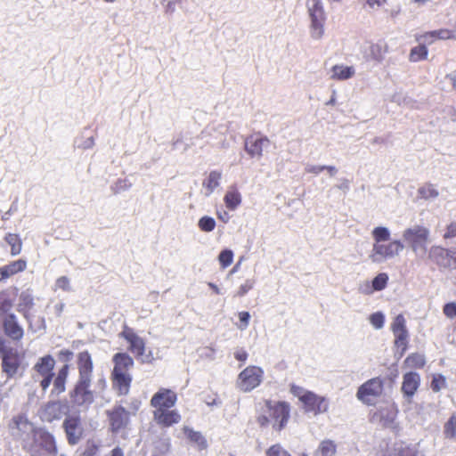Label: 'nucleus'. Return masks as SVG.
Segmentation results:
<instances>
[{
    "instance_id": "nucleus-1",
    "label": "nucleus",
    "mask_w": 456,
    "mask_h": 456,
    "mask_svg": "<svg viewBox=\"0 0 456 456\" xmlns=\"http://www.w3.org/2000/svg\"><path fill=\"white\" fill-rule=\"evenodd\" d=\"M78 379L70 392V398L74 404L88 406L95 395H101L106 389L107 382L102 374H98L93 382L94 363L91 355L84 351L77 355Z\"/></svg>"
},
{
    "instance_id": "nucleus-2",
    "label": "nucleus",
    "mask_w": 456,
    "mask_h": 456,
    "mask_svg": "<svg viewBox=\"0 0 456 456\" xmlns=\"http://www.w3.org/2000/svg\"><path fill=\"white\" fill-rule=\"evenodd\" d=\"M55 366L54 358L46 354L39 357L31 369L32 383L28 384V400L34 402L42 399L49 388L53 378V369Z\"/></svg>"
},
{
    "instance_id": "nucleus-3",
    "label": "nucleus",
    "mask_w": 456,
    "mask_h": 456,
    "mask_svg": "<svg viewBox=\"0 0 456 456\" xmlns=\"http://www.w3.org/2000/svg\"><path fill=\"white\" fill-rule=\"evenodd\" d=\"M113 387L119 395H126L129 392L132 381L128 370L133 367L134 361L127 354L118 353L113 356Z\"/></svg>"
},
{
    "instance_id": "nucleus-4",
    "label": "nucleus",
    "mask_w": 456,
    "mask_h": 456,
    "mask_svg": "<svg viewBox=\"0 0 456 456\" xmlns=\"http://www.w3.org/2000/svg\"><path fill=\"white\" fill-rule=\"evenodd\" d=\"M402 237L417 257L419 259L427 257L428 245L430 241V231L428 228L414 224L404 229Z\"/></svg>"
},
{
    "instance_id": "nucleus-5",
    "label": "nucleus",
    "mask_w": 456,
    "mask_h": 456,
    "mask_svg": "<svg viewBox=\"0 0 456 456\" xmlns=\"http://www.w3.org/2000/svg\"><path fill=\"white\" fill-rule=\"evenodd\" d=\"M290 393L303 404V409L306 413H312L316 416L326 413L329 411V400L324 396L297 385L290 387Z\"/></svg>"
},
{
    "instance_id": "nucleus-6",
    "label": "nucleus",
    "mask_w": 456,
    "mask_h": 456,
    "mask_svg": "<svg viewBox=\"0 0 456 456\" xmlns=\"http://www.w3.org/2000/svg\"><path fill=\"white\" fill-rule=\"evenodd\" d=\"M10 431L12 436L22 442L23 447L28 452H37L38 449L31 446L30 441L34 438L36 429L33 423L23 414H19L12 418L10 423Z\"/></svg>"
},
{
    "instance_id": "nucleus-7",
    "label": "nucleus",
    "mask_w": 456,
    "mask_h": 456,
    "mask_svg": "<svg viewBox=\"0 0 456 456\" xmlns=\"http://www.w3.org/2000/svg\"><path fill=\"white\" fill-rule=\"evenodd\" d=\"M403 249L404 244L400 240H394L388 243H373L369 259L371 263L381 264L398 256Z\"/></svg>"
},
{
    "instance_id": "nucleus-8",
    "label": "nucleus",
    "mask_w": 456,
    "mask_h": 456,
    "mask_svg": "<svg viewBox=\"0 0 456 456\" xmlns=\"http://www.w3.org/2000/svg\"><path fill=\"white\" fill-rule=\"evenodd\" d=\"M307 12L311 20L310 35L320 40L324 34L325 12L322 0H307Z\"/></svg>"
},
{
    "instance_id": "nucleus-9",
    "label": "nucleus",
    "mask_w": 456,
    "mask_h": 456,
    "mask_svg": "<svg viewBox=\"0 0 456 456\" xmlns=\"http://www.w3.org/2000/svg\"><path fill=\"white\" fill-rule=\"evenodd\" d=\"M263 379V369L256 365H249L239 373L236 387L240 391L248 393L259 387Z\"/></svg>"
},
{
    "instance_id": "nucleus-10",
    "label": "nucleus",
    "mask_w": 456,
    "mask_h": 456,
    "mask_svg": "<svg viewBox=\"0 0 456 456\" xmlns=\"http://www.w3.org/2000/svg\"><path fill=\"white\" fill-rule=\"evenodd\" d=\"M31 446L37 448V452H30L33 456H48L56 453L53 436L42 429H38L30 441Z\"/></svg>"
},
{
    "instance_id": "nucleus-11",
    "label": "nucleus",
    "mask_w": 456,
    "mask_h": 456,
    "mask_svg": "<svg viewBox=\"0 0 456 456\" xmlns=\"http://www.w3.org/2000/svg\"><path fill=\"white\" fill-rule=\"evenodd\" d=\"M382 380L375 378L366 381L358 388L356 397L363 403L370 405L382 394Z\"/></svg>"
},
{
    "instance_id": "nucleus-12",
    "label": "nucleus",
    "mask_w": 456,
    "mask_h": 456,
    "mask_svg": "<svg viewBox=\"0 0 456 456\" xmlns=\"http://www.w3.org/2000/svg\"><path fill=\"white\" fill-rule=\"evenodd\" d=\"M268 414L273 428L281 429L288 422L290 408L285 402H267Z\"/></svg>"
},
{
    "instance_id": "nucleus-13",
    "label": "nucleus",
    "mask_w": 456,
    "mask_h": 456,
    "mask_svg": "<svg viewBox=\"0 0 456 456\" xmlns=\"http://www.w3.org/2000/svg\"><path fill=\"white\" fill-rule=\"evenodd\" d=\"M121 336L129 344V350L136 356L142 357V362H150L152 360V356L150 354L144 355L145 343L144 340L134 332L131 329H125Z\"/></svg>"
},
{
    "instance_id": "nucleus-14",
    "label": "nucleus",
    "mask_w": 456,
    "mask_h": 456,
    "mask_svg": "<svg viewBox=\"0 0 456 456\" xmlns=\"http://www.w3.org/2000/svg\"><path fill=\"white\" fill-rule=\"evenodd\" d=\"M270 140L266 136L250 135L245 140V151L251 158L261 159L265 150L269 148Z\"/></svg>"
},
{
    "instance_id": "nucleus-15",
    "label": "nucleus",
    "mask_w": 456,
    "mask_h": 456,
    "mask_svg": "<svg viewBox=\"0 0 456 456\" xmlns=\"http://www.w3.org/2000/svg\"><path fill=\"white\" fill-rule=\"evenodd\" d=\"M63 428L69 443L70 444H77L83 436V427L80 418L73 415L68 416L63 422Z\"/></svg>"
},
{
    "instance_id": "nucleus-16",
    "label": "nucleus",
    "mask_w": 456,
    "mask_h": 456,
    "mask_svg": "<svg viewBox=\"0 0 456 456\" xmlns=\"http://www.w3.org/2000/svg\"><path fill=\"white\" fill-rule=\"evenodd\" d=\"M20 363L21 356L17 350L9 348L8 351L4 352L2 361V369L7 378H12L18 373Z\"/></svg>"
},
{
    "instance_id": "nucleus-17",
    "label": "nucleus",
    "mask_w": 456,
    "mask_h": 456,
    "mask_svg": "<svg viewBox=\"0 0 456 456\" xmlns=\"http://www.w3.org/2000/svg\"><path fill=\"white\" fill-rule=\"evenodd\" d=\"M177 400L176 394L167 388H160L151 398V405L155 410H167L173 407Z\"/></svg>"
},
{
    "instance_id": "nucleus-18",
    "label": "nucleus",
    "mask_w": 456,
    "mask_h": 456,
    "mask_svg": "<svg viewBox=\"0 0 456 456\" xmlns=\"http://www.w3.org/2000/svg\"><path fill=\"white\" fill-rule=\"evenodd\" d=\"M112 432L124 428L129 421V412L122 406L106 411Z\"/></svg>"
},
{
    "instance_id": "nucleus-19",
    "label": "nucleus",
    "mask_w": 456,
    "mask_h": 456,
    "mask_svg": "<svg viewBox=\"0 0 456 456\" xmlns=\"http://www.w3.org/2000/svg\"><path fill=\"white\" fill-rule=\"evenodd\" d=\"M452 251L439 246H432L428 250L427 257L442 267L449 268L452 266L451 256Z\"/></svg>"
},
{
    "instance_id": "nucleus-20",
    "label": "nucleus",
    "mask_w": 456,
    "mask_h": 456,
    "mask_svg": "<svg viewBox=\"0 0 456 456\" xmlns=\"http://www.w3.org/2000/svg\"><path fill=\"white\" fill-rule=\"evenodd\" d=\"M67 407L59 401L50 402L46 403L41 410L40 415L42 419L51 422L59 419L65 413Z\"/></svg>"
},
{
    "instance_id": "nucleus-21",
    "label": "nucleus",
    "mask_w": 456,
    "mask_h": 456,
    "mask_svg": "<svg viewBox=\"0 0 456 456\" xmlns=\"http://www.w3.org/2000/svg\"><path fill=\"white\" fill-rule=\"evenodd\" d=\"M398 410L394 405H388L386 407L380 408L374 415V418L377 419L384 427L395 428L396 425V417H397Z\"/></svg>"
},
{
    "instance_id": "nucleus-22",
    "label": "nucleus",
    "mask_w": 456,
    "mask_h": 456,
    "mask_svg": "<svg viewBox=\"0 0 456 456\" xmlns=\"http://www.w3.org/2000/svg\"><path fill=\"white\" fill-rule=\"evenodd\" d=\"M4 333L13 340H20L22 338L24 330L19 324L17 317L11 314L6 316L4 321Z\"/></svg>"
},
{
    "instance_id": "nucleus-23",
    "label": "nucleus",
    "mask_w": 456,
    "mask_h": 456,
    "mask_svg": "<svg viewBox=\"0 0 456 456\" xmlns=\"http://www.w3.org/2000/svg\"><path fill=\"white\" fill-rule=\"evenodd\" d=\"M35 305L33 292L30 289H27L20 292L17 303V311L20 313L24 319H28L29 311Z\"/></svg>"
},
{
    "instance_id": "nucleus-24",
    "label": "nucleus",
    "mask_w": 456,
    "mask_h": 456,
    "mask_svg": "<svg viewBox=\"0 0 456 456\" xmlns=\"http://www.w3.org/2000/svg\"><path fill=\"white\" fill-rule=\"evenodd\" d=\"M154 419L159 424L168 427L178 423L181 420V415L175 410L159 409L154 411Z\"/></svg>"
},
{
    "instance_id": "nucleus-25",
    "label": "nucleus",
    "mask_w": 456,
    "mask_h": 456,
    "mask_svg": "<svg viewBox=\"0 0 456 456\" xmlns=\"http://www.w3.org/2000/svg\"><path fill=\"white\" fill-rule=\"evenodd\" d=\"M419 385V376L415 372H409L403 376L402 391L406 396H412Z\"/></svg>"
},
{
    "instance_id": "nucleus-26",
    "label": "nucleus",
    "mask_w": 456,
    "mask_h": 456,
    "mask_svg": "<svg viewBox=\"0 0 456 456\" xmlns=\"http://www.w3.org/2000/svg\"><path fill=\"white\" fill-rule=\"evenodd\" d=\"M26 267L27 263L22 259L13 261L9 265L0 267V281H4L14 274L24 271Z\"/></svg>"
},
{
    "instance_id": "nucleus-27",
    "label": "nucleus",
    "mask_w": 456,
    "mask_h": 456,
    "mask_svg": "<svg viewBox=\"0 0 456 456\" xmlns=\"http://www.w3.org/2000/svg\"><path fill=\"white\" fill-rule=\"evenodd\" d=\"M222 172L218 170L211 171L208 175L203 180L202 186L204 188L205 195H211L216 188L221 184Z\"/></svg>"
},
{
    "instance_id": "nucleus-28",
    "label": "nucleus",
    "mask_w": 456,
    "mask_h": 456,
    "mask_svg": "<svg viewBox=\"0 0 456 456\" xmlns=\"http://www.w3.org/2000/svg\"><path fill=\"white\" fill-rule=\"evenodd\" d=\"M241 194L234 187H231L226 191L224 201L226 208L232 211L235 210L241 204Z\"/></svg>"
},
{
    "instance_id": "nucleus-29",
    "label": "nucleus",
    "mask_w": 456,
    "mask_h": 456,
    "mask_svg": "<svg viewBox=\"0 0 456 456\" xmlns=\"http://www.w3.org/2000/svg\"><path fill=\"white\" fill-rule=\"evenodd\" d=\"M331 78L338 80H346L352 77L355 70L352 66L335 65L331 69Z\"/></svg>"
},
{
    "instance_id": "nucleus-30",
    "label": "nucleus",
    "mask_w": 456,
    "mask_h": 456,
    "mask_svg": "<svg viewBox=\"0 0 456 456\" xmlns=\"http://www.w3.org/2000/svg\"><path fill=\"white\" fill-rule=\"evenodd\" d=\"M95 145V139L93 135H86L82 132L74 140V147L79 150H90Z\"/></svg>"
},
{
    "instance_id": "nucleus-31",
    "label": "nucleus",
    "mask_w": 456,
    "mask_h": 456,
    "mask_svg": "<svg viewBox=\"0 0 456 456\" xmlns=\"http://www.w3.org/2000/svg\"><path fill=\"white\" fill-rule=\"evenodd\" d=\"M337 452V446L331 440L322 441L315 452V456H334Z\"/></svg>"
},
{
    "instance_id": "nucleus-32",
    "label": "nucleus",
    "mask_w": 456,
    "mask_h": 456,
    "mask_svg": "<svg viewBox=\"0 0 456 456\" xmlns=\"http://www.w3.org/2000/svg\"><path fill=\"white\" fill-rule=\"evenodd\" d=\"M373 243H384L390 240V231L387 227L378 226L371 231Z\"/></svg>"
},
{
    "instance_id": "nucleus-33",
    "label": "nucleus",
    "mask_w": 456,
    "mask_h": 456,
    "mask_svg": "<svg viewBox=\"0 0 456 456\" xmlns=\"http://www.w3.org/2000/svg\"><path fill=\"white\" fill-rule=\"evenodd\" d=\"M418 194L425 200H435L439 196V191L435 185L428 183L418 190Z\"/></svg>"
},
{
    "instance_id": "nucleus-34",
    "label": "nucleus",
    "mask_w": 456,
    "mask_h": 456,
    "mask_svg": "<svg viewBox=\"0 0 456 456\" xmlns=\"http://www.w3.org/2000/svg\"><path fill=\"white\" fill-rule=\"evenodd\" d=\"M424 42L427 43H432L435 39H449V38H455L452 32L446 29H441L437 31H433L430 33H427L424 36H422Z\"/></svg>"
},
{
    "instance_id": "nucleus-35",
    "label": "nucleus",
    "mask_w": 456,
    "mask_h": 456,
    "mask_svg": "<svg viewBox=\"0 0 456 456\" xmlns=\"http://www.w3.org/2000/svg\"><path fill=\"white\" fill-rule=\"evenodd\" d=\"M183 430L190 441L195 443L200 448L206 447V440L200 432L194 431L188 427H184Z\"/></svg>"
},
{
    "instance_id": "nucleus-36",
    "label": "nucleus",
    "mask_w": 456,
    "mask_h": 456,
    "mask_svg": "<svg viewBox=\"0 0 456 456\" xmlns=\"http://www.w3.org/2000/svg\"><path fill=\"white\" fill-rule=\"evenodd\" d=\"M395 339V344L398 348H401V355L405 352L408 345L409 333L407 330H400L393 333Z\"/></svg>"
},
{
    "instance_id": "nucleus-37",
    "label": "nucleus",
    "mask_w": 456,
    "mask_h": 456,
    "mask_svg": "<svg viewBox=\"0 0 456 456\" xmlns=\"http://www.w3.org/2000/svg\"><path fill=\"white\" fill-rule=\"evenodd\" d=\"M5 241L11 246V254L16 256L21 251V240L17 234L8 233Z\"/></svg>"
},
{
    "instance_id": "nucleus-38",
    "label": "nucleus",
    "mask_w": 456,
    "mask_h": 456,
    "mask_svg": "<svg viewBox=\"0 0 456 456\" xmlns=\"http://www.w3.org/2000/svg\"><path fill=\"white\" fill-rule=\"evenodd\" d=\"M387 456H395L388 454ZM398 456H425L424 452L419 448V444H412L403 447L398 452Z\"/></svg>"
},
{
    "instance_id": "nucleus-39",
    "label": "nucleus",
    "mask_w": 456,
    "mask_h": 456,
    "mask_svg": "<svg viewBox=\"0 0 456 456\" xmlns=\"http://www.w3.org/2000/svg\"><path fill=\"white\" fill-rule=\"evenodd\" d=\"M216 223L215 219L208 216H204L198 221V226L200 231L205 232H211L215 230Z\"/></svg>"
},
{
    "instance_id": "nucleus-40",
    "label": "nucleus",
    "mask_w": 456,
    "mask_h": 456,
    "mask_svg": "<svg viewBox=\"0 0 456 456\" xmlns=\"http://www.w3.org/2000/svg\"><path fill=\"white\" fill-rule=\"evenodd\" d=\"M425 362V357L420 354H411L404 361V363L410 368H421Z\"/></svg>"
},
{
    "instance_id": "nucleus-41",
    "label": "nucleus",
    "mask_w": 456,
    "mask_h": 456,
    "mask_svg": "<svg viewBox=\"0 0 456 456\" xmlns=\"http://www.w3.org/2000/svg\"><path fill=\"white\" fill-rule=\"evenodd\" d=\"M428 57V49L425 45H419L411 50L410 61L413 62L425 60Z\"/></svg>"
},
{
    "instance_id": "nucleus-42",
    "label": "nucleus",
    "mask_w": 456,
    "mask_h": 456,
    "mask_svg": "<svg viewBox=\"0 0 456 456\" xmlns=\"http://www.w3.org/2000/svg\"><path fill=\"white\" fill-rule=\"evenodd\" d=\"M256 284V279L255 278H249V279H246L244 281L243 283H241L238 289L235 291L234 293V297H244L246 294H248V292L249 290H251L254 286Z\"/></svg>"
},
{
    "instance_id": "nucleus-43",
    "label": "nucleus",
    "mask_w": 456,
    "mask_h": 456,
    "mask_svg": "<svg viewBox=\"0 0 456 456\" xmlns=\"http://www.w3.org/2000/svg\"><path fill=\"white\" fill-rule=\"evenodd\" d=\"M28 324V329L32 332L43 331L45 330V322L43 317H38L37 320L32 318L30 314L28 319H25Z\"/></svg>"
},
{
    "instance_id": "nucleus-44",
    "label": "nucleus",
    "mask_w": 456,
    "mask_h": 456,
    "mask_svg": "<svg viewBox=\"0 0 456 456\" xmlns=\"http://www.w3.org/2000/svg\"><path fill=\"white\" fill-rule=\"evenodd\" d=\"M388 281V275L385 273H379L371 282L372 289L375 291H380L384 289Z\"/></svg>"
},
{
    "instance_id": "nucleus-45",
    "label": "nucleus",
    "mask_w": 456,
    "mask_h": 456,
    "mask_svg": "<svg viewBox=\"0 0 456 456\" xmlns=\"http://www.w3.org/2000/svg\"><path fill=\"white\" fill-rule=\"evenodd\" d=\"M233 252L231 249L222 250L218 256V261L223 269L232 265L233 261Z\"/></svg>"
},
{
    "instance_id": "nucleus-46",
    "label": "nucleus",
    "mask_w": 456,
    "mask_h": 456,
    "mask_svg": "<svg viewBox=\"0 0 456 456\" xmlns=\"http://www.w3.org/2000/svg\"><path fill=\"white\" fill-rule=\"evenodd\" d=\"M431 389L434 392H439L446 387V379L441 374H434L430 385Z\"/></svg>"
},
{
    "instance_id": "nucleus-47",
    "label": "nucleus",
    "mask_w": 456,
    "mask_h": 456,
    "mask_svg": "<svg viewBox=\"0 0 456 456\" xmlns=\"http://www.w3.org/2000/svg\"><path fill=\"white\" fill-rule=\"evenodd\" d=\"M370 323L376 330H380L384 327L385 315L381 312H376L370 315Z\"/></svg>"
},
{
    "instance_id": "nucleus-48",
    "label": "nucleus",
    "mask_w": 456,
    "mask_h": 456,
    "mask_svg": "<svg viewBox=\"0 0 456 456\" xmlns=\"http://www.w3.org/2000/svg\"><path fill=\"white\" fill-rule=\"evenodd\" d=\"M13 306L12 299L6 294H0V314L8 313Z\"/></svg>"
},
{
    "instance_id": "nucleus-49",
    "label": "nucleus",
    "mask_w": 456,
    "mask_h": 456,
    "mask_svg": "<svg viewBox=\"0 0 456 456\" xmlns=\"http://www.w3.org/2000/svg\"><path fill=\"white\" fill-rule=\"evenodd\" d=\"M444 434L448 438H456V417H451L445 423Z\"/></svg>"
},
{
    "instance_id": "nucleus-50",
    "label": "nucleus",
    "mask_w": 456,
    "mask_h": 456,
    "mask_svg": "<svg viewBox=\"0 0 456 456\" xmlns=\"http://www.w3.org/2000/svg\"><path fill=\"white\" fill-rule=\"evenodd\" d=\"M391 330L394 332L407 330L406 320L403 314H398L391 324Z\"/></svg>"
},
{
    "instance_id": "nucleus-51",
    "label": "nucleus",
    "mask_w": 456,
    "mask_h": 456,
    "mask_svg": "<svg viewBox=\"0 0 456 456\" xmlns=\"http://www.w3.org/2000/svg\"><path fill=\"white\" fill-rule=\"evenodd\" d=\"M54 289H61L63 291H71L70 280L67 276L59 277L54 284Z\"/></svg>"
},
{
    "instance_id": "nucleus-52",
    "label": "nucleus",
    "mask_w": 456,
    "mask_h": 456,
    "mask_svg": "<svg viewBox=\"0 0 456 456\" xmlns=\"http://www.w3.org/2000/svg\"><path fill=\"white\" fill-rule=\"evenodd\" d=\"M266 456H290V454L281 444H274L267 450Z\"/></svg>"
},
{
    "instance_id": "nucleus-53",
    "label": "nucleus",
    "mask_w": 456,
    "mask_h": 456,
    "mask_svg": "<svg viewBox=\"0 0 456 456\" xmlns=\"http://www.w3.org/2000/svg\"><path fill=\"white\" fill-rule=\"evenodd\" d=\"M240 323L237 325L240 330H245L248 325L250 321V314L248 312L242 311L238 314Z\"/></svg>"
},
{
    "instance_id": "nucleus-54",
    "label": "nucleus",
    "mask_w": 456,
    "mask_h": 456,
    "mask_svg": "<svg viewBox=\"0 0 456 456\" xmlns=\"http://www.w3.org/2000/svg\"><path fill=\"white\" fill-rule=\"evenodd\" d=\"M370 52L371 58L376 61H381L384 57L382 46L379 44H372L370 45Z\"/></svg>"
},
{
    "instance_id": "nucleus-55",
    "label": "nucleus",
    "mask_w": 456,
    "mask_h": 456,
    "mask_svg": "<svg viewBox=\"0 0 456 456\" xmlns=\"http://www.w3.org/2000/svg\"><path fill=\"white\" fill-rule=\"evenodd\" d=\"M66 381L65 379L55 378L53 380V387L52 389V394L58 395L63 393L66 389Z\"/></svg>"
},
{
    "instance_id": "nucleus-56",
    "label": "nucleus",
    "mask_w": 456,
    "mask_h": 456,
    "mask_svg": "<svg viewBox=\"0 0 456 456\" xmlns=\"http://www.w3.org/2000/svg\"><path fill=\"white\" fill-rule=\"evenodd\" d=\"M305 173L318 175L322 171H324V167L323 165L306 164L305 167Z\"/></svg>"
},
{
    "instance_id": "nucleus-57",
    "label": "nucleus",
    "mask_w": 456,
    "mask_h": 456,
    "mask_svg": "<svg viewBox=\"0 0 456 456\" xmlns=\"http://www.w3.org/2000/svg\"><path fill=\"white\" fill-rule=\"evenodd\" d=\"M444 314L450 319L456 317V303H448L444 306Z\"/></svg>"
},
{
    "instance_id": "nucleus-58",
    "label": "nucleus",
    "mask_w": 456,
    "mask_h": 456,
    "mask_svg": "<svg viewBox=\"0 0 456 456\" xmlns=\"http://www.w3.org/2000/svg\"><path fill=\"white\" fill-rule=\"evenodd\" d=\"M456 237V220L452 221L446 229L444 234V239H451Z\"/></svg>"
},
{
    "instance_id": "nucleus-59",
    "label": "nucleus",
    "mask_w": 456,
    "mask_h": 456,
    "mask_svg": "<svg viewBox=\"0 0 456 456\" xmlns=\"http://www.w3.org/2000/svg\"><path fill=\"white\" fill-rule=\"evenodd\" d=\"M73 353L68 349H64L60 351L59 353V358L62 362H69L72 359Z\"/></svg>"
},
{
    "instance_id": "nucleus-60",
    "label": "nucleus",
    "mask_w": 456,
    "mask_h": 456,
    "mask_svg": "<svg viewBox=\"0 0 456 456\" xmlns=\"http://www.w3.org/2000/svg\"><path fill=\"white\" fill-rule=\"evenodd\" d=\"M359 291L362 294H365V295H370L372 294L375 290L374 289H372V285L370 284L368 281L365 282L364 284H362L360 285L359 287Z\"/></svg>"
},
{
    "instance_id": "nucleus-61",
    "label": "nucleus",
    "mask_w": 456,
    "mask_h": 456,
    "mask_svg": "<svg viewBox=\"0 0 456 456\" xmlns=\"http://www.w3.org/2000/svg\"><path fill=\"white\" fill-rule=\"evenodd\" d=\"M236 360L245 362L248 359V353L244 349H238L234 352Z\"/></svg>"
},
{
    "instance_id": "nucleus-62",
    "label": "nucleus",
    "mask_w": 456,
    "mask_h": 456,
    "mask_svg": "<svg viewBox=\"0 0 456 456\" xmlns=\"http://www.w3.org/2000/svg\"><path fill=\"white\" fill-rule=\"evenodd\" d=\"M200 355L201 357H208L209 359H213L214 358V355H215V350L213 348H210V347H204L200 350Z\"/></svg>"
},
{
    "instance_id": "nucleus-63",
    "label": "nucleus",
    "mask_w": 456,
    "mask_h": 456,
    "mask_svg": "<svg viewBox=\"0 0 456 456\" xmlns=\"http://www.w3.org/2000/svg\"><path fill=\"white\" fill-rule=\"evenodd\" d=\"M68 375H69V365L65 364L59 370L56 378L67 380Z\"/></svg>"
},
{
    "instance_id": "nucleus-64",
    "label": "nucleus",
    "mask_w": 456,
    "mask_h": 456,
    "mask_svg": "<svg viewBox=\"0 0 456 456\" xmlns=\"http://www.w3.org/2000/svg\"><path fill=\"white\" fill-rule=\"evenodd\" d=\"M366 3L370 8L374 9L383 6L387 0H367Z\"/></svg>"
}]
</instances>
